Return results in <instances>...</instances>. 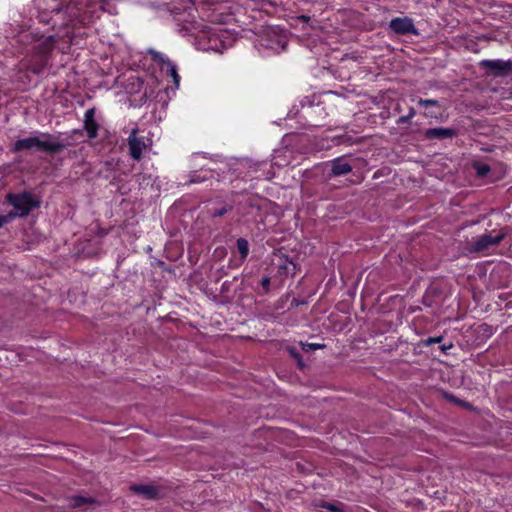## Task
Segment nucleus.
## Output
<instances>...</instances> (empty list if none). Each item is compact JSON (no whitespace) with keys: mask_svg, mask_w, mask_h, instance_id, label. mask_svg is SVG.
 <instances>
[{"mask_svg":"<svg viewBox=\"0 0 512 512\" xmlns=\"http://www.w3.org/2000/svg\"><path fill=\"white\" fill-rule=\"evenodd\" d=\"M479 67L488 75L506 76L512 71V60H482L479 62Z\"/></svg>","mask_w":512,"mask_h":512,"instance_id":"nucleus-5","label":"nucleus"},{"mask_svg":"<svg viewBox=\"0 0 512 512\" xmlns=\"http://www.w3.org/2000/svg\"><path fill=\"white\" fill-rule=\"evenodd\" d=\"M222 287H224V289H227L226 283H223Z\"/></svg>","mask_w":512,"mask_h":512,"instance_id":"nucleus-35","label":"nucleus"},{"mask_svg":"<svg viewBox=\"0 0 512 512\" xmlns=\"http://www.w3.org/2000/svg\"><path fill=\"white\" fill-rule=\"evenodd\" d=\"M507 236L506 229H501L496 235L483 234L468 243L466 250L469 253H480L498 246Z\"/></svg>","mask_w":512,"mask_h":512,"instance_id":"nucleus-2","label":"nucleus"},{"mask_svg":"<svg viewBox=\"0 0 512 512\" xmlns=\"http://www.w3.org/2000/svg\"><path fill=\"white\" fill-rule=\"evenodd\" d=\"M32 70H33L34 73H40L41 68L40 67H34V68H32Z\"/></svg>","mask_w":512,"mask_h":512,"instance_id":"nucleus-30","label":"nucleus"},{"mask_svg":"<svg viewBox=\"0 0 512 512\" xmlns=\"http://www.w3.org/2000/svg\"><path fill=\"white\" fill-rule=\"evenodd\" d=\"M84 128H85L87 135L90 139L96 138L99 125L95 120L94 108L88 109L85 112Z\"/></svg>","mask_w":512,"mask_h":512,"instance_id":"nucleus-10","label":"nucleus"},{"mask_svg":"<svg viewBox=\"0 0 512 512\" xmlns=\"http://www.w3.org/2000/svg\"><path fill=\"white\" fill-rule=\"evenodd\" d=\"M233 209V206L230 205V204H225L223 205L221 208H218V209H212L210 210V216L213 217V218H216V217H222L224 216L226 213L232 211Z\"/></svg>","mask_w":512,"mask_h":512,"instance_id":"nucleus-17","label":"nucleus"},{"mask_svg":"<svg viewBox=\"0 0 512 512\" xmlns=\"http://www.w3.org/2000/svg\"><path fill=\"white\" fill-rule=\"evenodd\" d=\"M389 29L397 35L419 34L413 20L407 16L393 18L389 22Z\"/></svg>","mask_w":512,"mask_h":512,"instance_id":"nucleus-6","label":"nucleus"},{"mask_svg":"<svg viewBox=\"0 0 512 512\" xmlns=\"http://www.w3.org/2000/svg\"><path fill=\"white\" fill-rule=\"evenodd\" d=\"M130 490L137 495H141L145 499L156 500L161 497L158 487L154 485L135 484L130 487Z\"/></svg>","mask_w":512,"mask_h":512,"instance_id":"nucleus-9","label":"nucleus"},{"mask_svg":"<svg viewBox=\"0 0 512 512\" xmlns=\"http://www.w3.org/2000/svg\"><path fill=\"white\" fill-rule=\"evenodd\" d=\"M281 270H285L286 273H291L292 275L296 274L297 271V265L288 259V257H285V263L280 266Z\"/></svg>","mask_w":512,"mask_h":512,"instance_id":"nucleus-18","label":"nucleus"},{"mask_svg":"<svg viewBox=\"0 0 512 512\" xmlns=\"http://www.w3.org/2000/svg\"><path fill=\"white\" fill-rule=\"evenodd\" d=\"M288 352L291 355V357H293L297 361L299 368L303 369L305 367V364L303 363V358L301 354L296 350V348L290 347L288 348Z\"/></svg>","mask_w":512,"mask_h":512,"instance_id":"nucleus-19","label":"nucleus"},{"mask_svg":"<svg viewBox=\"0 0 512 512\" xmlns=\"http://www.w3.org/2000/svg\"><path fill=\"white\" fill-rule=\"evenodd\" d=\"M138 130L133 129L128 137V145L130 156L139 161L142 158V152L146 149L147 145L143 137L137 136Z\"/></svg>","mask_w":512,"mask_h":512,"instance_id":"nucleus-7","label":"nucleus"},{"mask_svg":"<svg viewBox=\"0 0 512 512\" xmlns=\"http://www.w3.org/2000/svg\"><path fill=\"white\" fill-rule=\"evenodd\" d=\"M63 146L64 145L58 136L41 133L36 136H29L27 138L17 140L13 144L12 152H44L49 155H54L60 152Z\"/></svg>","mask_w":512,"mask_h":512,"instance_id":"nucleus-1","label":"nucleus"},{"mask_svg":"<svg viewBox=\"0 0 512 512\" xmlns=\"http://www.w3.org/2000/svg\"><path fill=\"white\" fill-rule=\"evenodd\" d=\"M299 19L302 22H309L310 21V16H308V15H301V16H299Z\"/></svg>","mask_w":512,"mask_h":512,"instance_id":"nucleus-28","label":"nucleus"},{"mask_svg":"<svg viewBox=\"0 0 512 512\" xmlns=\"http://www.w3.org/2000/svg\"><path fill=\"white\" fill-rule=\"evenodd\" d=\"M441 340H442V337H430V338L426 339L424 343L426 345H431L434 343H439V342H441Z\"/></svg>","mask_w":512,"mask_h":512,"instance_id":"nucleus-26","label":"nucleus"},{"mask_svg":"<svg viewBox=\"0 0 512 512\" xmlns=\"http://www.w3.org/2000/svg\"><path fill=\"white\" fill-rule=\"evenodd\" d=\"M457 135V131L453 128L436 127L425 130L424 137L427 140H443L453 138Z\"/></svg>","mask_w":512,"mask_h":512,"instance_id":"nucleus-8","label":"nucleus"},{"mask_svg":"<svg viewBox=\"0 0 512 512\" xmlns=\"http://www.w3.org/2000/svg\"><path fill=\"white\" fill-rule=\"evenodd\" d=\"M441 349L444 351V350L447 349V347L446 346H442Z\"/></svg>","mask_w":512,"mask_h":512,"instance_id":"nucleus-37","label":"nucleus"},{"mask_svg":"<svg viewBox=\"0 0 512 512\" xmlns=\"http://www.w3.org/2000/svg\"><path fill=\"white\" fill-rule=\"evenodd\" d=\"M222 287H224V289H227L226 283H223Z\"/></svg>","mask_w":512,"mask_h":512,"instance_id":"nucleus-34","label":"nucleus"},{"mask_svg":"<svg viewBox=\"0 0 512 512\" xmlns=\"http://www.w3.org/2000/svg\"><path fill=\"white\" fill-rule=\"evenodd\" d=\"M7 201L14 207V211L9 212L15 214V218L26 216L34 206L32 197L29 193L8 194Z\"/></svg>","mask_w":512,"mask_h":512,"instance_id":"nucleus-3","label":"nucleus"},{"mask_svg":"<svg viewBox=\"0 0 512 512\" xmlns=\"http://www.w3.org/2000/svg\"><path fill=\"white\" fill-rule=\"evenodd\" d=\"M164 70H166V73L168 76L172 77L175 87L178 88L179 82H180V76L177 72L176 65L173 62L168 63V66Z\"/></svg>","mask_w":512,"mask_h":512,"instance_id":"nucleus-14","label":"nucleus"},{"mask_svg":"<svg viewBox=\"0 0 512 512\" xmlns=\"http://www.w3.org/2000/svg\"><path fill=\"white\" fill-rule=\"evenodd\" d=\"M416 114V111L413 107H411L409 109V113L407 114V116H410V119L414 117V115Z\"/></svg>","mask_w":512,"mask_h":512,"instance_id":"nucleus-29","label":"nucleus"},{"mask_svg":"<svg viewBox=\"0 0 512 512\" xmlns=\"http://www.w3.org/2000/svg\"><path fill=\"white\" fill-rule=\"evenodd\" d=\"M222 287H224V289H227L226 283H223Z\"/></svg>","mask_w":512,"mask_h":512,"instance_id":"nucleus-36","label":"nucleus"},{"mask_svg":"<svg viewBox=\"0 0 512 512\" xmlns=\"http://www.w3.org/2000/svg\"><path fill=\"white\" fill-rule=\"evenodd\" d=\"M473 168L476 170V174L478 177L484 178L486 177L489 172L491 171V168L489 165L481 163V162H474Z\"/></svg>","mask_w":512,"mask_h":512,"instance_id":"nucleus-16","label":"nucleus"},{"mask_svg":"<svg viewBox=\"0 0 512 512\" xmlns=\"http://www.w3.org/2000/svg\"><path fill=\"white\" fill-rule=\"evenodd\" d=\"M300 345L305 352H309L311 350H317V349H324L326 347L325 344H319V343L300 342Z\"/></svg>","mask_w":512,"mask_h":512,"instance_id":"nucleus-20","label":"nucleus"},{"mask_svg":"<svg viewBox=\"0 0 512 512\" xmlns=\"http://www.w3.org/2000/svg\"><path fill=\"white\" fill-rule=\"evenodd\" d=\"M150 53L152 55V59L161 66L162 70H164L168 66V63L172 62L160 52L151 51Z\"/></svg>","mask_w":512,"mask_h":512,"instance_id":"nucleus-15","label":"nucleus"},{"mask_svg":"<svg viewBox=\"0 0 512 512\" xmlns=\"http://www.w3.org/2000/svg\"><path fill=\"white\" fill-rule=\"evenodd\" d=\"M418 104L420 106H424V107H428V106H437V107H439L440 106L439 101L436 100V99H422V98H420L418 100Z\"/></svg>","mask_w":512,"mask_h":512,"instance_id":"nucleus-21","label":"nucleus"},{"mask_svg":"<svg viewBox=\"0 0 512 512\" xmlns=\"http://www.w3.org/2000/svg\"><path fill=\"white\" fill-rule=\"evenodd\" d=\"M69 9H71V1L68 4H66V11Z\"/></svg>","mask_w":512,"mask_h":512,"instance_id":"nucleus-31","label":"nucleus"},{"mask_svg":"<svg viewBox=\"0 0 512 512\" xmlns=\"http://www.w3.org/2000/svg\"><path fill=\"white\" fill-rule=\"evenodd\" d=\"M55 10H56L57 12H60L61 7H60V6H57V7L55 8Z\"/></svg>","mask_w":512,"mask_h":512,"instance_id":"nucleus-33","label":"nucleus"},{"mask_svg":"<svg viewBox=\"0 0 512 512\" xmlns=\"http://www.w3.org/2000/svg\"><path fill=\"white\" fill-rule=\"evenodd\" d=\"M270 282H271L270 281V277H268V276H265V277H263L261 279L260 284H261V286H262V288H263L265 293H268L269 290H270Z\"/></svg>","mask_w":512,"mask_h":512,"instance_id":"nucleus-24","label":"nucleus"},{"mask_svg":"<svg viewBox=\"0 0 512 512\" xmlns=\"http://www.w3.org/2000/svg\"><path fill=\"white\" fill-rule=\"evenodd\" d=\"M15 218V214H6V215H0V228L3 227L5 224L11 222Z\"/></svg>","mask_w":512,"mask_h":512,"instance_id":"nucleus-23","label":"nucleus"},{"mask_svg":"<svg viewBox=\"0 0 512 512\" xmlns=\"http://www.w3.org/2000/svg\"><path fill=\"white\" fill-rule=\"evenodd\" d=\"M352 166L343 160V158H336L331 161V176L337 177L350 173Z\"/></svg>","mask_w":512,"mask_h":512,"instance_id":"nucleus-11","label":"nucleus"},{"mask_svg":"<svg viewBox=\"0 0 512 512\" xmlns=\"http://www.w3.org/2000/svg\"><path fill=\"white\" fill-rule=\"evenodd\" d=\"M208 179V177L206 176H201L200 174H198L197 172H194L191 176H190V180H189V183H201L203 181H206Z\"/></svg>","mask_w":512,"mask_h":512,"instance_id":"nucleus-22","label":"nucleus"},{"mask_svg":"<svg viewBox=\"0 0 512 512\" xmlns=\"http://www.w3.org/2000/svg\"><path fill=\"white\" fill-rule=\"evenodd\" d=\"M93 503H95V499L92 497L79 495L66 498V506H69L71 508H78Z\"/></svg>","mask_w":512,"mask_h":512,"instance_id":"nucleus-12","label":"nucleus"},{"mask_svg":"<svg viewBox=\"0 0 512 512\" xmlns=\"http://www.w3.org/2000/svg\"><path fill=\"white\" fill-rule=\"evenodd\" d=\"M410 121V116H401L398 120H397V123L398 124H404V123H407Z\"/></svg>","mask_w":512,"mask_h":512,"instance_id":"nucleus-27","label":"nucleus"},{"mask_svg":"<svg viewBox=\"0 0 512 512\" xmlns=\"http://www.w3.org/2000/svg\"><path fill=\"white\" fill-rule=\"evenodd\" d=\"M304 113L307 124L312 127L323 126L328 116L327 108L322 101H318L316 104L311 102Z\"/></svg>","mask_w":512,"mask_h":512,"instance_id":"nucleus-4","label":"nucleus"},{"mask_svg":"<svg viewBox=\"0 0 512 512\" xmlns=\"http://www.w3.org/2000/svg\"><path fill=\"white\" fill-rule=\"evenodd\" d=\"M236 245H237V249L240 254L241 260L244 261L249 254L248 241L245 238H238Z\"/></svg>","mask_w":512,"mask_h":512,"instance_id":"nucleus-13","label":"nucleus"},{"mask_svg":"<svg viewBox=\"0 0 512 512\" xmlns=\"http://www.w3.org/2000/svg\"><path fill=\"white\" fill-rule=\"evenodd\" d=\"M70 214H71V211L70 210H68V211L66 210V217L70 216Z\"/></svg>","mask_w":512,"mask_h":512,"instance_id":"nucleus-32","label":"nucleus"},{"mask_svg":"<svg viewBox=\"0 0 512 512\" xmlns=\"http://www.w3.org/2000/svg\"><path fill=\"white\" fill-rule=\"evenodd\" d=\"M323 507L332 512H342L341 508H339L336 505L331 504V503H326L323 505Z\"/></svg>","mask_w":512,"mask_h":512,"instance_id":"nucleus-25","label":"nucleus"}]
</instances>
